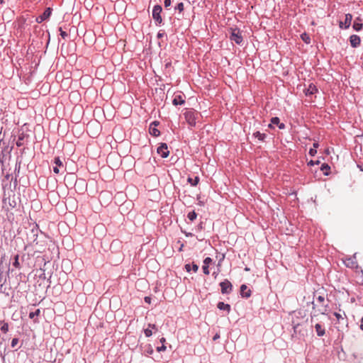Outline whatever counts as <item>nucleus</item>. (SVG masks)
Wrapping results in <instances>:
<instances>
[{"label":"nucleus","instance_id":"nucleus-1","mask_svg":"<svg viewBox=\"0 0 363 363\" xmlns=\"http://www.w3.org/2000/svg\"><path fill=\"white\" fill-rule=\"evenodd\" d=\"M313 308L311 313V322L313 324L314 320H318L319 315H325L328 311V303H318L315 301L312 302Z\"/></svg>","mask_w":363,"mask_h":363},{"label":"nucleus","instance_id":"nucleus-2","mask_svg":"<svg viewBox=\"0 0 363 363\" xmlns=\"http://www.w3.org/2000/svg\"><path fill=\"white\" fill-rule=\"evenodd\" d=\"M184 116L189 125L194 127L196 124V121L199 118L200 113L193 109H186L184 113Z\"/></svg>","mask_w":363,"mask_h":363},{"label":"nucleus","instance_id":"nucleus-3","mask_svg":"<svg viewBox=\"0 0 363 363\" xmlns=\"http://www.w3.org/2000/svg\"><path fill=\"white\" fill-rule=\"evenodd\" d=\"M334 315L336 318L335 324L337 325L336 328H337L338 330H343L344 328L347 327V318L344 312L342 314L335 312Z\"/></svg>","mask_w":363,"mask_h":363},{"label":"nucleus","instance_id":"nucleus-4","mask_svg":"<svg viewBox=\"0 0 363 363\" xmlns=\"http://www.w3.org/2000/svg\"><path fill=\"white\" fill-rule=\"evenodd\" d=\"M162 9L160 5H156L153 7L152 9V18L155 20L157 25H160L162 22V18L161 16Z\"/></svg>","mask_w":363,"mask_h":363},{"label":"nucleus","instance_id":"nucleus-5","mask_svg":"<svg viewBox=\"0 0 363 363\" xmlns=\"http://www.w3.org/2000/svg\"><path fill=\"white\" fill-rule=\"evenodd\" d=\"M230 38L232 41H235L237 44H240L242 42V36L241 35V32L238 28L231 29Z\"/></svg>","mask_w":363,"mask_h":363},{"label":"nucleus","instance_id":"nucleus-6","mask_svg":"<svg viewBox=\"0 0 363 363\" xmlns=\"http://www.w3.org/2000/svg\"><path fill=\"white\" fill-rule=\"evenodd\" d=\"M220 286L221 288V293L223 294H228L232 291L233 285L228 279H225L223 281L220 282Z\"/></svg>","mask_w":363,"mask_h":363},{"label":"nucleus","instance_id":"nucleus-7","mask_svg":"<svg viewBox=\"0 0 363 363\" xmlns=\"http://www.w3.org/2000/svg\"><path fill=\"white\" fill-rule=\"evenodd\" d=\"M157 152L162 157L165 158L169 156V152L166 143H162L157 148Z\"/></svg>","mask_w":363,"mask_h":363},{"label":"nucleus","instance_id":"nucleus-8","mask_svg":"<svg viewBox=\"0 0 363 363\" xmlns=\"http://www.w3.org/2000/svg\"><path fill=\"white\" fill-rule=\"evenodd\" d=\"M344 263L346 265V267L352 269L357 268L358 267V263L355 257H347L344 260Z\"/></svg>","mask_w":363,"mask_h":363},{"label":"nucleus","instance_id":"nucleus-9","mask_svg":"<svg viewBox=\"0 0 363 363\" xmlns=\"http://www.w3.org/2000/svg\"><path fill=\"white\" fill-rule=\"evenodd\" d=\"M318 320H314V328L317 335L319 337H322L325 334V330L323 325H322L320 323L317 322Z\"/></svg>","mask_w":363,"mask_h":363},{"label":"nucleus","instance_id":"nucleus-10","mask_svg":"<svg viewBox=\"0 0 363 363\" xmlns=\"http://www.w3.org/2000/svg\"><path fill=\"white\" fill-rule=\"evenodd\" d=\"M54 164L55 166L53 167V172L55 174H59L60 172V169H63L64 167L62 161L57 157L54 159Z\"/></svg>","mask_w":363,"mask_h":363},{"label":"nucleus","instance_id":"nucleus-11","mask_svg":"<svg viewBox=\"0 0 363 363\" xmlns=\"http://www.w3.org/2000/svg\"><path fill=\"white\" fill-rule=\"evenodd\" d=\"M52 11L50 8H47L45 11L39 17L36 18L38 23H42L43 21L48 19L51 15Z\"/></svg>","mask_w":363,"mask_h":363},{"label":"nucleus","instance_id":"nucleus-12","mask_svg":"<svg viewBox=\"0 0 363 363\" xmlns=\"http://www.w3.org/2000/svg\"><path fill=\"white\" fill-rule=\"evenodd\" d=\"M352 20V16L350 13H347L345 15V19L344 22L340 21V27L342 28L343 27L345 28H348L350 25Z\"/></svg>","mask_w":363,"mask_h":363},{"label":"nucleus","instance_id":"nucleus-13","mask_svg":"<svg viewBox=\"0 0 363 363\" xmlns=\"http://www.w3.org/2000/svg\"><path fill=\"white\" fill-rule=\"evenodd\" d=\"M350 43L352 48H357L360 45L361 39L357 35H352L350 37Z\"/></svg>","mask_w":363,"mask_h":363},{"label":"nucleus","instance_id":"nucleus-14","mask_svg":"<svg viewBox=\"0 0 363 363\" xmlns=\"http://www.w3.org/2000/svg\"><path fill=\"white\" fill-rule=\"evenodd\" d=\"M240 294L242 297L249 298L251 296V290L246 285L242 284L240 286Z\"/></svg>","mask_w":363,"mask_h":363},{"label":"nucleus","instance_id":"nucleus-15","mask_svg":"<svg viewBox=\"0 0 363 363\" xmlns=\"http://www.w3.org/2000/svg\"><path fill=\"white\" fill-rule=\"evenodd\" d=\"M185 103L184 97L181 94H177L172 101V104L174 106L183 105Z\"/></svg>","mask_w":363,"mask_h":363},{"label":"nucleus","instance_id":"nucleus-16","mask_svg":"<svg viewBox=\"0 0 363 363\" xmlns=\"http://www.w3.org/2000/svg\"><path fill=\"white\" fill-rule=\"evenodd\" d=\"M157 125V123L156 121L151 123L150 127V133L153 136H158L160 135V130L156 128V126Z\"/></svg>","mask_w":363,"mask_h":363},{"label":"nucleus","instance_id":"nucleus-17","mask_svg":"<svg viewBox=\"0 0 363 363\" xmlns=\"http://www.w3.org/2000/svg\"><path fill=\"white\" fill-rule=\"evenodd\" d=\"M318 91V89L316 86L313 84H310L308 87L304 91L306 96H310L315 94Z\"/></svg>","mask_w":363,"mask_h":363},{"label":"nucleus","instance_id":"nucleus-18","mask_svg":"<svg viewBox=\"0 0 363 363\" xmlns=\"http://www.w3.org/2000/svg\"><path fill=\"white\" fill-rule=\"evenodd\" d=\"M362 20L360 18H357L353 23V28L359 31L362 30L363 24L361 23Z\"/></svg>","mask_w":363,"mask_h":363},{"label":"nucleus","instance_id":"nucleus-19","mask_svg":"<svg viewBox=\"0 0 363 363\" xmlns=\"http://www.w3.org/2000/svg\"><path fill=\"white\" fill-rule=\"evenodd\" d=\"M217 307L220 310L227 311L228 313H229L230 311V306L229 304L225 303L223 302H218Z\"/></svg>","mask_w":363,"mask_h":363},{"label":"nucleus","instance_id":"nucleus-20","mask_svg":"<svg viewBox=\"0 0 363 363\" xmlns=\"http://www.w3.org/2000/svg\"><path fill=\"white\" fill-rule=\"evenodd\" d=\"M253 136L257 138L260 141H263L266 138V135L264 133H262L259 131H256L253 133Z\"/></svg>","mask_w":363,"mask_h":363},{"label":"nucleus","instance_id":"nucleus-21","mask_svg":"<svg viewBox=\"0 0 363 363\" xmlns=\"http://www.w3.org/2000/svg\"><path fill=\"white\" fill-rule=\"evenodd\" d=\"M330 169V167H329V165L328 164L324 163L322 164L321 170L323 172L324 174L328 175Z\"/></svg>","mask_w":363,"mask_h":363},{"label":"nucleus","instance_id":"nucleus-22","mask_svg":"<svg viewBox=\"0 0 363 363\" xmlns=\"http://www.w3.org/2000/svg\"><path fill=\"white\" fill-rule=\"evenodd\" d=\"M318 143H313V148H311L310 150H309V155L311 156H314L317 151H316V148H318Z\"/></svg>","mask_w":363,"mask_h":363},{"label":"nucleus","instance_id":"nucleus-23","mask_svg":"<svg viewBox=\"0 0 363 363\" xmlns=\"http://www.w3.org/2000/svg\"><path fill=\"white\" fill-rule=\"evenodd\" d=\"M188 182L192 185V186H196L199 182V178L198 177H196L194 179L189 178Z\"/></svg>","mask_w":363,"mask_h":363},{"label":"nucleus","instance_id":"nucleus-24","mask_svg":"<svg viewBox=\"0 0 363 363\" xmlns=\"http://www.w3.org/2000/svg\"><path fill=\"white\" fill-rule=\"evenodd\" d=\"M197 217V214L196 213L195 211H191L188 213L187 215V218L191 220V221H194Z\"/></svg>","mask_w":363,"mask_h":363},{"label":"nucleus","instance_id":"nucleus-25","mask_svg":"<svg viewBox=\"0 0 363 363\" xmlns=\"http://www.w3.org/2000/svg\"><path fill=\"white\" fill-rule=\"evenodd\" d=\"M301 39L307 44H309L311 43V38L309 35L306 33H303L301 35Z\"/></svg>","mask_w":363,"mask_h":363},{"label":"nucleus","instance_id":"nucleus-26","mask_svg":"<svg viewBox=\"0 0 363 363\" xmlns=\"http://www.w3.org/2000/svg\"><path fill=\"white\" fill-rule=\"evenodd\" d=\"M279 123H280L279 118L278 117H274L271 119V123L269 125V127L272 128V124L278 125Z\"/></svg>","mask_w":363,"mask_h":363},{"label":"nucleus","instance_id":"nucleus-27","mask_svg":"<svg viewBox=\"0 0 363 363\" xmlns=\"http://www.w3.org/2000/svg\"><path fill=\"white\" fill-rule=\"evenodd\" d=\"M40 314V310L37 309V310H35V311L30 313L29 318L33 319V318H34V317L38 316Z\"/></svg>","mask_w":363,"mask_h":363},{"label":"nucleus","instance_id":"nucleus-28","mask_svg":"<svg viewBox=\"0 0 363 363\" xmlns=\"http://www.w3.org/2000/svg\"><path fill=\"white\" fill-rule=\"evenodd\" d=\"M18 257H19L18 255H16L15 256V257H14V262H13V265L16 268H17V269L20 268V263H19V262H18Z\"/></svg>","mask_w":363,"mask_h":363},{"label":"nucleus","instance_id":"nucleus-29","mask_svg":"<svg viewBox=\"0 0 363 363\" xmlns=\"http://www.w3.org/2000/svg\"><path fill=\"white\" fill-rule=\"evenodd\" d=\"M315 303H326L325 301V297L323 296H318Z\"/></svg>","mask_w":363,"mask_h":363},{"label":"nucleus","instance_id":"nucleus-30","mask_svg":"<svg viewBox=\"0 0 363 363\" xmlns=\"http://www.w3.org/2000/svg\"><path fill=\"white\" fill-rule=\"evenodd\" d=\"M1 330L4 333H6L9 330V325L8 323H4L3 324V325L1 327Z\"/></svg>","mask_w":363,"mask_h":363},{"label":"nucleus","instance_id":"nucleus-31","mask_svg":"<svg viewBox=\"0 0 363 363\" xmlns=\"http://www.w3.org/2000/svg\"><path fill=\"white\" fill-rule=\"evenodd\" d=\"M175 9L178 10L179 12H182L184 11V4L182 2L179 3L177 6L175 7Z\"/></svg>","mask_w":363,"mask_h":363},{"label":"nucleus","instance_id":"nucleus-32","mask_svg":"<svg viewBox=\"0 0 363 363\" xmlns=\"http://www.w3.org/2000/svg\"><path fill=\"white\" fill-rule=\"evenodd\" d=\"M144 333H145V336L147 337H150L152 335V332L149 328L145 329Z\"/></svg>","mask_w":363,"mask_h":363},{"label":"nucleus","instance_id":"nucleus-33","mask_svg":"<svg viewBox=\"0 0 363 363\" xmlns=\"http://www.w3.org/2000/svg\"><path fill=\"white\" fill-rule=\"evenodd\" d=\"M212 262V259L211 257H206L205 258V259L203 260V265H206V266H208V264Z\"/></svg>","mask_w":363,"mask_h":363},{"label":"nucleus","instance_id":"nucleus-34","mask_svg":"<svg viewBox=\"0 0 363 363\" xmlns=\"http://www.w3.org/2000/svg\"><path fill=\"white\" fill-rule=\"evenodd\" d=\"M166 349H167L166 346L164 345H162L161 347H157V351L159 352H164L166 350Z\"/></svg>","mask_w":363,"mask_h":363},{"label":"nucleus","instance_id":"nucleus-35","mask_svg":"<svg viewBox=\"0 0 363 363\" xmlns=\"http://www.w3.org/2000/svg\"><path fill=\"white\" fill-rule=\"evenodd\" d=\"M202 268H203V273L206 275H208L209 274L208 266L203 265Z\"/></svg>","mask_w":363,"mask_h":363},{"label":"nucleus","instance_id":"nucleus-36","mask_svg":"<svg viewBox=\"0 0 363 363\" xmlns=\"http://www.w3.org/2000/svg\"><path fill=\"white\" fill-rule=\"evenodd\" d=\"M164 5L165 8H167V7L170 6L171 3H172L171 0H164Z\"/></svg>","mask_w":363,"mask_h":363},{"label":"nucleus","instance_id":"nucleus-37","mask_svg":"<svg viewBox=\"0 0 363 363\" xmlns=\"http://www.w3.org/2000/svg\"><path fill=\"white\" fill-rule=\"evenodd\" d=\"M18 340L17 338H13L11 341V347H14L16 345V344L18 343Z\"/></svg>","mask_w":363,"mask_h":363},{"label":"nucleus","instance_id":"nucleus-38","mask_svg":"<svg viewBox=\"0 0 363 363\" xmlns=\"http://www.w3.org/2000/svg\"><path fill=\"white\" fill-rule=\"evenodd\" d=\"M60 35L61 36L65 38V37L67 36V33L65 32V31H63L62 29L61 28H60Z\"/></svg>","mask_w":363,"mask_h":363},{"label":"nucleus","instance_id":"nucleus-39","mask_svg":"<svg viewBox=\"0 0 363 363\" xmlns=\"http://www.w3.org/2000/svg\"><path fill=\"white\" fill-rule=\"evenodd\" d=\"M320 163V162L318 160H317L316 162H314L313 160H311L308 164L310 165V166H313L314 164H318Z\"/></svg>","mask_w":363,"mask_h":363},{"label":"nucleus","instance_id":"nucleus-40","mask_svg":"<svg viewBox=\"0 0 363 363\" xmlns=\"http://www.w3.org/2000/svg\"><path fill=\"white\" fill-rule=\"evenodd\" d=\"M148 328H151V329H153L155 330H157V326L155 324H149L148 325Z\"/></svg>","mask_w":363,"mask_h":363},{"label":"nucleus","instance_id":"nucleus-41","mask_svg":"<svg viewBox=\"0 0 363 363\" xmlns=\"http://www.w3.org/2000/svg\"><path fill=\"white\" fill-rule=\"evenodd\" d=\"M199 269V266L196 264H193V271L196 272Z\"/></svg>","mask_w":363,"mask_h":363},{"label":"nucleus","instance_id":"nucleus-42","mask_svg":"<svg viewBox=\"0 0 363 363\" xmlns=\"http://www.w3.org/2000/svg\"><path fill=\"white\" fill-rule=\"evenodd\" d=\"M144 299H145V301L146 303H150V302H151V298H150V297H149V296H145Z\"/></svg>","mask_w":363,"mask_h":363},{"label":"nucleus","instance_id":"nucleus-43","mask_svg":"<svg viewBox=\"0 0 363 363\" xmlns=\"http://www.w3.org/2000/svg\"><path fill=\"white\" fill-rule=\"evenodd\" d=\"M278 127H279V129H284L285 128V125L283 123H279V125H278Z\"/></svg>","mask_w":363,"mask_h":363},{"label":"nucleus","instance_id":"nucleus-44","mask_svg":"<svg viewBox=\"0 0 363 363\" xmlns=\"http://www.w3.org/2000/svg\"><path fill=\"white\" fill-rule=\"evenodd\" d=\"M185 269L187 272H190L191 271V265L189 264H186L185 265Z\"/></svg>","mask_w":363,"mask_h":363},{"label":"nucleus","instance_id":"nucleus-45","mask_svg":"<svg viewBox=\"0 0 363 363\" xmlns=\"http://www.w3.org/2000/svg\"><path fill=\"white\" fill-rule=\"evenodd\" d=\"M218 338H220V335L218 333H216L214 337H213V340H218Z\"/></svg>","mask_w":363,"mask_h":363},{"label":"nucleus","instance_id":"nucleus-46","mask_svg":"<svg viewBox=\"0 0 363 363\" xmlns=\"http://www.w3.org/2000/svg\"><path fill=\"white\" fill-rule=\"evenodd\" d=\"M359 328L363 331V317L361 319V324L359 325Z\"/></svg>","mask_w":363,"mask_h":363},{"label":"nucleus","instance_id":"nucleus-47","mask_svg":"<svg viewBox=\"0 0 363 363\" xmlns=\"http://www.w3.org/2000/svg\"><path fill=\"white\" fill-rule=\"evenodd\" d=\"M164 35V33H157V38H162Z\"/></svg>","mask_w":363,"mask_h":363},{"label":"nucleus","instance_id":"nucleus-48","mask_svg":"<svg viewBox=\"0 0 363 363\" xmlns=\"http://www.w3.org/2000/svg\"><path fill=\"white\" fill-rule=\"evenodd\" d=\"M92 126H93V124H90L89 123V124L87 125V131L88 132L90 131L89 129H91Z\"/></svg>","mask_w":363,"mask_h":363},{"label":"nucleus","instance_id":"nucleus-49","mask_svg":"<svg viewBox=\"0 0 363 363\" xmlns=\"http://www.w3.org/2000/svg\"><path fill=\"white\" fill-rule=\"evenodd\" d=\"M160 341L162 343V345H164V343L166 342V340L164 337H162L160 338Z\"/></svg>","mask_w":363,"mask_h":363},{"label":"nucleus","instance_id":"nucleus-50","mask_svg":"<svg viewBox=\"0 0 363 363\" xmlns=\"http://www.w3.org/2000/svg\"><path fill=\"white\" fill-rule=\"evenodd\" d=\"M16 145H17V146H21V142L18 141V142L16 143Z\"/></svg>","mask_w":363,"mask_h":363},{"label":"nucleus","instance_id":"nucleus-51","mask_svg":"<svg viewBox=\"0 0 363 363\" xmlns=\"http://www.w3.org/2000/svg\"><path fill=\"white\" fill-rule=\"evenodd\" d=\"M359 363H363V358H361V359L359 360Z\"/></svg>","mask_w":363,"mask_h":363},{"label":"nucleus","instance_id":"nucleus-52","mask_svg":"<svg viewBox=\"0 0 363 363\" xmlns=\"http://www.w3.org/2000/svg\"><path fill=\"white\" fill-rule=\"evenodd\" d=\"M4 3V0H0V4H2Z\"/></svg>","mask_w":363,"mask_h":363}]
</instances>
